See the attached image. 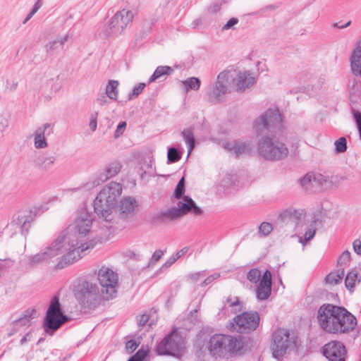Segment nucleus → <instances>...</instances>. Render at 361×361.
<instances>
[{
    "label": "nucleus",
    "instance_id": "obj_1",
    "mask_svg": "<svg viewBox=\"0 0 361 361\" xmlns=\"http://www.w3.org/2000/svg\"><path fill=\"white\" fill-rule=\"evenodd\" d=\"M92 224L91 215L82 211L74 223L61 231L51 245L39 253L29 257V264L36 265L48 262L56 257L57 267L62 269L81 258V253L91 249L92 242L82 243Z\"/></svg>",
    "mask_w": 361,
    "mask_h": 361
},
{
    "label": "nucleus",
    "instance_id": "obj_2",
    "mask_svg": "<svg viewBox=\"0 0 361 361\" xmlns=\"http://www.w3.org/2000/svg\"><path fill=\"white\" fill-rule=\"evenodd\" d=\"M317 318L321 329L333 334H347L356 324L355 317L345 308L332 304H324L317 310Z\"/></svg>",
    "mask_w": 361,
    "mask_h": 361
},
{
    "label": "nucleus",
    "instance_id": "obj_3",
    "mask_svg": "<svg viewBox=\"0 0 361 361\" xmlns=\"http://www.w3.org/2000/svg\"><path fill=\"white\" fill-rule=\"evenodd\" d=\"M122 193V185L110 182L104 185L94 200V209L100 219L107 223L114 222L116 216L115 206Z\"/></svg>",
    "mask_w": 361,
    "mask_h": 361
},
{
    "label": "nucleus",
    "instance_id": "obj_4",
    "mask_svg": "<svg viewBox=\"0 0 361 361\" xmlns=\"http://www.w3.org/2000/svg\"><path fill=\"white\" fill-rule=\"evenodd\" d=\"M243 348L241 338L230 335L215 334L208 342L209 353L216 357H226L227 354H237Z\"/></svg>",
    "mask_w": 361,
    "mask_h": 361
},
{
    "label": "nucleus",
    "instance_id": "obj_5",
    "mask_svg": "<svg viewBox=\"0 0 361 361\" xmlns=\"http://www.w3.org/2000/svg\"><path fill=\"white\" fill-rule=\"evenodd\" d=\"M257 152L264 159L279 161L286 158L288 149L283 137L264 136L257 143Z\"/></svg>",
    "mask_w": 361,
    "mask_h": 361
},
{
    "label": "nucleus",
    "instance_id": "obj_6",
    "mask_svg": "<svg viewBox=\"0 0 361 361\" xmlns=\"http://www.w3.org/2000/svg\"><path fill=\"white\" fill-rule=\"evenodd\" d=\"M233 75L228 71L219 73L215 81L211 82L205 92V99L212 104L222 102L226 96L231 92Z\"/></svg>",
    "mask_w": 361,
    "mask_h": 361
},
{
    "label": "nucleus",
    "instance_id": "obj_7",
    "mask_svg": "<svg viewBox=\"0 0 361 361\" xmlns=\"http://www.w3.org/2000/svg\"><path fill=\"white\" fill-rule=\"evenodd\" d=\"M296 347V338L290 336L289 331L278 329L272 334L271 349L273 357L281 360L283 356Z\"/></svg>",
    "mask_w": 361,
    "mask_h": 361
},
{
    "label": "nucleus",
    "instance_id": "obj_8",
    "mask_svg": "<svg viewBox=\"0 0 361 361\" xmlns=\"http://www.w3.org/2000/svg\"><path fill=\"white\" fill-rule=\"evenodd\" d=\"M39 212L40 208L37 207L18 212L13 216L11 222L6 226V231L11 234L20 233L23 235H26L34 219Z\"/></svg>",
    "mask_w": 361,
    "mask_h": 361
},
{
    "label": "nucleus",
    "instance_id": "obj_9",
    "mask_svg": "<svg viewBox=\"0 0 361 361\" xmlns=\"http://www.w3.org/2000/svg\"><path fill=\"white\" fill-rule=\"evenodd\" d=\"M68 321V317L63 314L59 298L54 296L46 312L44 322L45 331L52 334Z\"/></svg>",
    "mask_w": 361,
    "mask_h": 361
},
{
    "label": "nucleus",
    "instance_id": "obj_10",
    "mask_svg": "<svg viewBox=\"0 0 361 361\" xmlns=\"http://www.w3.org/2000/svg\"><path fill=\"white\" fill-rule=\"evenodd\" d=\"M185 348L183 337L176 330L172 331L161 340L157 347L158 355L177 356Z\"/></svg>",
    "mask_w": 361,
    "mask_h": 361
},
{
    "label": "nucleus",
    "instance_id": "obj_11",
    "mask_svg": "<svg viewBox=\"0 0 361 361\" xmlns=\"http://www.w3.org/2000/svg\"><path fill=\"white\" fill-rule=\"evenodd\" d=\"M99 289L96 284L81 281L75 286V296L82 305L90 307L94 305L98 298Z\"/></svg>",
    "mask_w": 361,
    "mask_h": 361
},
{
    "label": "nucleus",
    "instance_id": "obj_12",
    "mask_svg": "<svg viewBox=\"0 0 361 361\" xmlns=\"http://www.w3.org/2000/svg\"><path fill=\"white\" fill-rule=\"evenodd\" d=\"M282 121L279 111L276 108H269L255 121V128L257 134H263L270 130L279 127Z\"/></svg>",
    "mask_w": 361,
    "mask_h": 361
},
{
    "label": "nucleus",
    "instance_id": "obj_13",
    "mask_svg": "<svg viewBox=\"0 0 361 361\" xmlns=\"http://www.w3.org/2000/svg\"><path fill=\"white\" fill-rule=\"evenodd\" d=\"M97 280L102 286L103 293L109 295L112 298L116 293L118 276L111 269L106 267H102L97 273Z\"/></svg>",
    "mask_w": 361,
    "mask_h": 361
},
{
    "label": "nucleus",
    "instance_id": "obj_14",
    "mask_svg": "<svg viewBox=\"0 0 361 361\" xmlns=\"http://www.w3.org/2000/svg\"><path fill=\"white\" fill-rule=\"evenodd\" d=\"M259 323V316L257 312H245L234 317L233 329L240 334H247L255 331Z\"/></svg>",
    "mask_w": 361,
    "mask_h": 361
},
{
    "label": "nucleus",
    "instance_id": "obj_15",
    "mask_svg": "<svg viewBox=\"0 0 361 361\" xmlns=\"http://www.w3.org/2000/svg\"><path fill=\"white\" fill-rule=\"evenodd\" d=\"M133 14L130 11L122 9L116 13L105 30L106 36L121 34L127 26L131 23Z\"/></svg>",
    "mask_w": 361,
    "mask_h": 361
},
{
    "label": "nucleus",
    "instance_id": "obj_16",
    "mask_svg": "<svg viewBox=\"0 0 361 361\" xmlns=\"http://www.w3.org/2000/svg\"><path fill=\"white\" fill-rule=\"evenodd\" d=\"M323 355L329 361H344L346 350L341 342L334 341L323 347Z\"/></svg>",
    "mask_w": 361,
    "mask_h": 361
},
{
    "label": "nucleus",
    "instance_id": "obj_17",
    "mask_svg": "<svg viewBox=\"0 0 361 361\" xmlns=\"http://www.w3.org/2000/svg\"><path fill=\"white\" fill-rule=\"evenodd\" d=\"M222 146L225 149L235 157L248 154L252 152L253 148L252 143L236 140L224 141L223 142Z\"/></svg>",
    "mask_w": 361,
    "mask_h": 361
},
{
    "label": "nucleus",
    "instance_id": "obj_18",
    "mask_svg": "<svg viewBox=\"0 0 361 361\" xmlns=\"http://www.w3.org/2000/svg\"><path fill=\"white\" fill-rule=\"evenodd\" d=\"M52 133V125L46 123L37 127L32 134L34 147L41 149L48 147L47 137Z\"/></svg>",
    "mask_w": 361,
    "mask_h": 361
},
{
    "label": "nucleus",
    "instance_id": "obj_19",
    "mask_svg": "<svg viewBox=\"0 0 361 361\" xmlns=\"http://www.w3.org/2000/svg\"><path fill=\"white\" fill-rule=\"evenodd\" d=\"M271 274L267 270L262 275L259 285L256 289V296L259 300H267L271 295Z\"/></svg>",
    "mask_w": 361,
    "mask_h": 361
},
{
    "label": "nucleus",
    "instance_id": "obj_20",
    "mask_svg": "<svg viewBox=\"0 0 361 361\" xmlns=\"http://www.w3.org/2000/svg\"><path fill=\"white\" fill-rule=\"evenodd\" d=\"M176 209L180 212V216L189 212H192L195 215H200L202 213V209L197 207L192 199L188 196H185L181 201H179Z\"/></svg>",
    "mask_w": 361,
    "mask_h": 361
},
{
    "label": "nucleus",
    "instance_id": "obj_21",
    "mask_svg": "<svg viewBox=\"0 0 361 361\" xmlns=\"http://www.w3.org/2000/svg\"><path fill=\"white\" fill-rule=\"evenodd\" d=\"M233 81L235 82L236 90L243 92L255 84V78L249 71H244L238 73Z\"/></svg>",
    "mask_w": 361,
    "mask_h": 361
},
{
    "label": "nucleus",
    "instance_id": "obj_22",
    "mask_svg": "<svg viewBox=\"0 0 361 361\" xmlns=\"http://www.w3.org/2000/svg\"><path fill=\"white\" fill-rule=\"evenodd\" d=\"M121 169V164L119 161H114L109 164L102 172H101L94 181L97 185L106 181L108 179L115 176Z\"/></svg>",
    "mask_w": 361,
    "mask_h": 361
},
{
    "label": "nucleus",
    "instance_id": "obj_23",
    "mask_svg": "<svg viewBox=\"0 0 361 361\" xmlns=\"http://www.w3.org/2000/svg\"><path fill=\"white\" fill-rule=\"evenodd\" d=\"M350 66L353 73L355 75L361 76V42L357 41L355 43V49H353L350 58Z\"/></svg>",
    "mask_w": 361,
    "mask_h": 361
},
{
    "label": "nucleus",
    "instance_id": "obj_24",
    "mask_svg": "<svg viewBox=\"0 0 361 361\" xmlns=\"http://www.w3.org/2000/svg\"><path fill=\"white\" fill-rule=\"evenodd\" d=\"M137 206L136 200L133 197H124L118 206L120 215L122 218H128L133 214Z\"/></svg>",
    "mask_w": 361,
    "mask_h": 361
},
{
    "label": "nucleus",
    "instance_id": "obj_25",
    "mask_svg": "<svg viewBox=\"0 0 361 361\" xmlns=\"http://www.w3.org/2000/svg\"><path fill=\"white\" fill-rule=\"evenodd\" d=\"M312 181L314 192L319 190L329 189L333 186V180L328 176L321 173H312Z\"/></svg>",
    "mask_w": 361,
    "mask_h": 361
},
{
    "label": "nucleus",
    "instance_id": "obj_26",
    "mask_svg": "<svg viewBox=\"0 0 361 361\" xmlns=\"http://www.w3.org/2000/svg\"><path fill=\"white\" fill-rule=\"evenodd\" d=\"M180 217V212L176 210V207H172L157 213L154 216V219L158 222L164 223Z\"/></svg>",
    "mask_w": 361,
    "mask_h": 361
},
{
    "label": "nucleus",
    "instance_id": "obj_27",
    "mask_svg": "<svg viewBox=\"0 0 361 361\" xmlns=\"http://www.w3.org/2000/svg\"><path fill=\"white\" fill-rule=\"evenodd\" d=\"M173 73V69L169 66H158L154 73L149 78L148 83H152L157 80H160L162 78H166L168 75H171Z\"/></svg>",
    "mask_w": 361,
    "mask_h": 361
},
{
    "label": "nucleus",
    "instance_id": "obj_28",
    "mask_svg": "<svg viewBox=\"0 0 361 361\" xmlns=\"http://www.w3.org/2000/svg\"><path fill=\"white\" fill-rule=\"evenodd\" d=\"M56 159V157L54 155L39 157L36 159L35 165L40 170L47 171L52 167Z\"/></svg>",
    "mask_w": 361,
    "mask_h": 361
},
{
    "label": "nucleus",
    "instance_id": "obj_29",
    "mask_svg": "<svg viewBox=\"0 0 361 361\" xmlns=\"http://www.w3.org/2000/svg\"><path fill=\"white\" fill-rule=\"evenodd\" d=\"M302 215V210L295 209L294 208H288L284 209L279 214V219L285 221L287 219H299Z\"/></svg>",
    "mask_w": 361,
    "mask_h": 361
},
{
    "label": "nucleus",
    "instance_id": "obj_30",
    "mask_svg": "<svg viewBox=\"0 0 361 361\" xmlns=\"http://www.w3.org/2000/svg\"><path fill=\"white\" fill-rule=\"evenodd\" d=\"M68 35L58 37L57 39L49 42L46 45V49L48 53H52L57 50L59 47H63L64 43L68 40Z\"/></svg>",
    "mask_w": 361,
    "mask_h": 361
},
{
    "label": "nucleus",
    "instance_id": "obj_31",
    "mask_svg": "<svg viewBox=\"0 0 361 361\" xmlns=\"http://www.w3.org/2000/svg\"><path fill=\"white\" fill-rule=\"evenodd\" d=\"M118 82L117 80H110L106 87V94L107 97L114 100H116L118 98Z\"/></svg>",
    "mask_w": 361,
    "mask_h": 361
},
{
    "label": "nucleus",
    "instance_id": "obj_32",
    "mask_svg": "<svg viewBox=\"0 0 361 361\" xmlns=\"http://www.w3.org/2000/svg\"><path fill=\"white\" fill-rule=\"evenodd\" d=\"M183 137L188 147V154L195 147V138L192 128L184 129L182 132Z\"/></svg>",
    "mask_w": 361,
    "mask_h": 361
},
{
    "label": "nucleus",
    "instance_id": "obj_33",
    "mask_svg": "<svg viewBox=\"0 0 361 361\" xmlns=\"http://www.w3.org/2000/svg\"><path fill=\"white\" fill-rule=\"evenodd\" d=\"M186 92L190 90H198L201 85V81L198 78L191 77L182 81Z\"/></svg>",
    "mask_w": 361,
    "mask_h": 361
},
{
    "label": "nucleus",
    "instance_id": "obj_34",
    "mask_svg": "<svg viewBox=\"0 0 361 361\" xmlns=\"http://www.w3.org/2000/svg\"><path fill=\"white\" fill-rule=\"evenodd\" d=\"M345 275L343 269H338L337 273H330L326 277V281L331 285H335L341 281Z\"/></svg>",
    "mask_w": 361,
    "mask_h": 361
},
{
    "label": "nucleus",
    "instance_id": "obj_35",
    "mask_svg": "<svg viewBox=\"0 0 361 361\" xmlns=\"http://www.w3.org/2000/svg\"><path fill=\"white\" fill-rule=\"evenodd\" d=\"M357 275L358 273L356 270H352L351 271L348 273L345 279V284L348 290H350L354 288L355 283L357 280Z\"/></svg>",
    "mask_w": 361,
    "mask_h": 361
},
{
    "label": "nucleus",
    "instance_id": "obj_36",
    "mask_svg": "<svg viewBox=\"0 0 361 361\" xmlns=\"http://www.w3.org/2000/svg\"><path fill=\"white\" fill-rule=\"evenodd\" d=\"M300 183L305 190L314 192L312 173H307L300 180Z\"/></svg>",
    "mask_w": 361,
    "mask_h": 361
},
{
    "label": "nucleus",
    "instance_id": "obj_37",
    "mask_svg": "<svg viewBox=\"0 0 361 361\" xmlns=\"http://www.w3.org/2000/svg\"><path fill=\"white\" fill-rule=\"evenodd\" d=\"M149 353V349L147 346H142L128 361H143Z\"/></svg>",
    "mask_w": 361,
    "mask_h": 361
},
{
    "label": "nucleus",
    "instance_id": "obj_38",
    "mask_svg": "<svg viewBox=\"0 0 361 361\" xmlns=\"http://www.w3.org/2000/svg\"><path fill=\"white\" fill-rule=\"evenodd\" d=\"M350 261V253L348 250H345L341 253L338 259V269H343L345 271V267L348 266Z\"/></svg>",
    "mask_w": 361,
    "mask_h": 361
},
{
    "label": "nucleus",
    "instance_id": "obj_39",
    "mask_svg": "<svg viewBox=\"0 0 361 361\" xmlns=\"http://www.w3.org/2000/svg\"><path fill=\"white\" fill-rule=\"evenodd\" d=\"M273 230V226L271 223L262 222L258 227V234L260 237H266L269 235Z\"/></svg>",
    "mask_w": 361,
    "mask_h": 361
},
{
    "label": "nucleus",
    "instance_id": "obj_40",
    "mask_svg": "<svg viewBox=\"0 0 361 361\" xmlns=\"http://www.w3.org/2000/svg\"><path fill=\"white\" fill-rule=\"evenodd\" d=\"M317 228L314 225H311L310 227L305 231L304 234V239L300 237L299 242L305 245L308 241L311 240L315 235Z\"/></svg>",
    "mask_w": 361,
    "mask_h": 361
},
{
    "label": "nucleus",
    "instance_id": "obj_41",
    "mask_svg": "<svg viewBox=\"0 0 361 361\" xmlns=\"http://www.w3.org/2000/svg\"><path fill=\"white\" fill-rule=\"evenodd\" d=\"M168 162L173 163L179 161L181 158L180 152L175 147H170L168 149Z\"/></svg>",
    "mask_w": 361,
    "mask_h": 361
},
{
    "label": "nucleus",
    "instance_id": "obj_42",
    "mask_svg": "<svg viewBox=\"0 0 361 361\" xmlns=\"http://www.w3.org/2000/svg\"><path fill=\"white\" fill-rule=\"evenodd\" d=\"M36 311L32 310L30 313L25 314L23 317L16 321V324L17 326H29L30 324V320L34 317L32 314H35Z\"/></svg>",
    "mask_w": 361,
    "mask_h": 361
},
{
    "label": "nucleus",
    "instance_id": "obj_43",
    "mask_svg": "<svg viewBox=\"0 0 361 361\" xmlns=\"http://www.w3.org/2000/svg\"><path fill=\"white\" fill-rule=\"evenodd\" d=\"M247 279L248 281L253 283H257L261 279V272L257 269H250L247 275Z\"/></svg>",
    "mask_w": 361,
    "mask_h": 361
},
{
    "label": "nucleus",
    "instance_id": "obj_44",
    "mask_svg": "<svg viewBox=\"0 0 361 361\" xmlns=\"http://www.w3.org/2000/svg\"><path fill=\"white\" fill-rule=\"evenodd\" d=\"M334 145L337 153H343L345 152L347 149L346 139L343 137H340L338 140L335 141Z\"/></svg>",
    "mask_w": 361,
    "mask_h": 361
},
{
    "label": "nucleus",
    "instance_id": "obj_45",
    "mask_svg": "<svg viewBox=\"0 0 361 361\" xmlns=\"http://www.w3.org/2000/svg\"><path fill=\"white\" fill-rule=\"evenodd\" d=\"M185 192V178L182 177L178 181L176 189H175V197L176 199H180Z\"/></svg>",
    "mask_w": 361,
    "mask_h": 361
},
{
    "label": "nucleus",
    "instance_id": "obj_46",
    "mask_svg": "<svg viewBox=\"0 0 361 361\" xmlns=\"http://www.w3.org/2000/svg\"><path fill=\"white\" fill-rule=\"evenodd\" d=\"M145 86V83L140 82L137 85L134 87L132 92L128 95V99L131 100L134 98H136L142 92Z\"/></svg>",
    "mask_w": 361,
    "mask_h": 361
},
{
    "label": "nucleus",
    "instance_id": "obj_47",
    "mask_svg": "<svg viewBox=\"0 0 361 361\" xmlns=\"http://www.w3.org/2000/svg\"><path fill=\"white\" fill-rule=\"evenodd\" d=\"M164 251L161 250H156L154 254L152 255L150 260L148 263V267H153L163 256Z\"/></svg>",
    "mask_w": 361,
    "mask_h": 361
},
{
    "label": "nucleus",
    "instance_id": "obj_48",
    "mask_svg": "<svg viewBox=\"0 0 361 361\" xmlns=\"http://www.w3.org/2000/svg\"><path fill=\"white\" fill-rule=\"evenodd\" d=\"M127 123L126 121H121L117 126V128L114 133V137L118 138L121 135H122L126 130Z\"/></svg>",
    "mask_w": 361,
    "mask_h": 361
},
{
    "label": "nucleus",
    "instance_id": "obj_49",
    "mask_svg": "<svg viewBox=\"0 0 361 361\" xmlns=\"http://www.w3.org/2000/svg\"><path fill=\"white\" fill-rule=\"evenodd\" d=\"M97 116L98 112H94L90 116L89 126L92 132L95 131L97 127Z\"/></svg>",
    "mask_w": 361,
    "mask_h": 361
},
{
    "label": "nucleus",
    "instance_id": "obj_50",
    "mask_svg": "<svg viewBox=\"0 0 361 361\" xmlns=\"http://www.w3.org/2000/svg\"><path fill=\"white\" fill-rule=\"evenodd\" d=\"M140 344V342H136L135 340H130L126 343V349L128 353H133L137 349Z\"/></svg>",
    "mask_w": 361,
    "mask_h": 361
},
{
    "label": "nucleus",
    "instance_id": "obj_51",
    "mask_svg": "<svg viewBox=\"0 0 361 361\" xmlns=\"http://www.w3.org/2000/svg\"><path fill=\"white\" fill-rule=\"evenodd\" d=\"M353 114L361 138V113L353 109Z\"/></svg>",
    "mask_w": 361,
    "mask_h": 361
},
{
    "label": "nucleus",
    "instance_id": "obj_52",
    "mask_svg": "<svg viewBox=\"0 0 361 361\" xmlns=\"http://www.w3.org/2000/svg\"><path fill=\"white\" fill-rule=\"evenodd\" d=\"M238 19L237 18H232L222 27V30L231 29L234 25L238 24Z\"/></svg>",
    "mask_w": 361,
    "mask_h": 361
},
{
    "label": "nucleus",
    "instance_id": "obj_53",
    "mask_svg": "<svg viewBox=\"0 0 361 361\" xmlns=\"http://www.w3.org/2000/svg\"><path fill=\"white\" fill-rule=\"evenodd\" d=\"M221 4L215 2L212 4L208 8V12L212 14L216 13L221 10Z\"/></svg>",
    "mask_w": 361,
    "mask_h": 361
},
{
    "label": "nucleus",
    "instance_id": "obj_54",
    "mask_svg": "<svg viewBox=\"0 0 361 361\" xmlns=\"http://www.w3.org/2000/svg\"><path fill=\"white\" fill-rule=\"evenodd\" d=\"M9 120L7 118H2L0 120V132L3 133L9 126Z\"/></svg>",
    "mask_w": 361,
    "mask_h": 361
},
{
    "label": "nucleus",
    "instance_id": "obj_55",
    "mask_svg": "<svg viewBox=\"0 0 361 361\" xmlns=\"http://www.w3.org/2000/svg\"><path fill=\"white\" fill-rule=\"evenodd\" d=\"M226 303L230 307H235L240 305V301L238 297H228L226 299Z\"/></svg>",
    "mask_w": 361,
    "mask_h": 361
},
{
    "label": "nucleus",
    "instance_id": "obj_56",
    "mask_svg": "<svg viewBox=\"0 0 361 361\" xmlns=\"http://www.w3.org/2000/svg\"><path fill=\"white\" fill-rule=\"evenodd\" d=\"M189 250L188 247H185L183 249L177 251L176 253L173 255V256L178 260L179 258L185 255Z\"/></svg>",
    "mask_w": 361,
    "mask_h": 361
},
{
    "label": "nucleus",
    "instance_id": "obj_57",
    "mask_svg": "<svg viewBox=\"0 0 361 361\" xmlns=\"http://www.w3.org/2000/svg\"><path fill=\"white\" fill-rule=\"evenodd\" d=\"M353 247L354 251L357 255H361V240H359V239L355 240L353 243Z\"/></svg>",
    "mask_w": 361,
    "mask_h": 361
},
{
    "label": "nucleus",
    "instance_id": "obj_58",
    "mask_svg": "<svg viewBox=\"0 0 361 361\" xmlns=\"http://www.w3.org/2000/svg\"><path fill=\"white\" fill-rule=\"evenodd\" d=\"M176 261V258L172 255L166 261L161 269H167L170 267Z\"/></svg>",
    "mask_w": 361,
    "mask_h": 361
},
{
    "label": "nucleus",
    "instance_id": "obj_59",
    "mask_svg": "<svg viewBox=\"0 0 361 361\" xmlns=\"http://www.w3.org/2000/svg\"><path fill=\"white\" fill-rule=\"evenodd\" d=\"M149 320V317L147 314H142L138 319V325L140 326H144Z\"/></svg>",
    "mask_w": 361,
    "mask_h": 361
},
{
    "label": "nucleus",
    "instance_id": "obj_60",
    "mask_svg": "<svg viewBox=\"0 0 361 361\" xmlns=\"http://www.w3.org/2000/svg\"><path fill=\"white\" fill-rule=\"evenodd\" d=\"M97 102L102 106L106 105L109 103L106 97L104 95H102L98 97L97 99Z\"/></svg>",
    "mask_w": 361,
    "mask_h": 361
},
{
    "label": "nucleus",
    "instance_id": "obj_61",
    "mask_svg": "<svg viewBox=\"0 0 361 361\" xmlns=\"http://www.w3.org/2000/svg\"><path fill=\"white\" fill-rule=\"evenodd\" d=\"M30 334H27L26 335H25L22 339L20 340V345H24L27 341H30Z\"/></svg>",
    "mask_w": 361,
    "mask_h": 361
},
{
    "label": "nucleus",
    "instance_id": "obj_62",
    "mask_svg": "<svg viewBox=\"0 0 361 361\" xmlns=\"http://www.w3.org/2000/svg\"><path fill=\"white\" fill-rule=\"evenodd\" d=\"M351 24V21H348L345 24H343V25H338L337 24H334V27H337L339 29H343L345 27H348Z\"/></svg>",
    "mask_w": 361,
    "mask_h": 361
},
{
    "label": "nucleus",
    "instance_id": "obj_63",
    "mask_svg": "<svg viewBox=\"0 0 361 361\" xmlns=\"http://www.w3.org/2000/svg\"><path fill=\"white\" fill-rule=\"evenodd\" d=\"M214 280L212 279V277H211L209 276L207 279H204V281H203L202 286H207V285L211 283Z\"/></svg>",
    "mask_w": 361,
    "mask_h": 361
},
{
    "label": "nucleus",
    "instance_id": "obj_64",
    "mask_svg": "<svg viewBox=\"0 0 361 361\" xmlns=\"http://www.w3.org/2000/svg\"><path fill=\"white\" fill-rule=\"evenodd\" d=\"M230 182V177H227L222 180L221 181V185L224 187H228V183Z\"/></svg>",
    "mask_w": 361,
    "mask_h": 361
}]
</instances>
